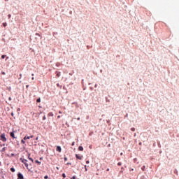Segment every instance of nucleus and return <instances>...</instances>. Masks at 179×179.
<instances>
[{"instance_id":"obj_1","label":"nucleus","mask_w":179,"mask_h":179,"mask_svg":"<svg viewBox=\"0 0 179 179\" xmlns=\"http://www.w3.org/2000/svg\"><path fill=\"white\" fill-rule=\"evenodd\" d=\"M0 139L2 141V142H6V137L5 136V134H1Z\"/></svg>"},{"instance_id":"obj_2","label":"nucleus","mask_w":179,"mask_h":179,"mask_svg":"<svg viewBox=\"0 0 179 179\" xmlns=\"http://www.w3.org/2000/svg\"><path fill=\"white\" fill-rule=\"evenodd\" d=\"M20 160H21L22 163H23L24 164L25 167H29V164L27 163V160L22 159V158H21Z\"/></svg>"},{"instance_id":"obj_3","label":"nucleus","mask_w":179,"mask_h":179,"mask_svg":"<svg viewBox=\"0 0 179 179\" xmlns=\"http://www.w3.org/2000/svg\"><path fill=\"white\" fill-rule=\"evenodd\" d=\"M76 159H78V160H82V159H83V156L78 154L76 155Z\"/></svg>"},{"instance_id":"obj_4","label":"nucleus","mask_w":179,"mask_h":179,"mask_svg":"<svg viewBox=\"0 0 179 179\" xmlns=\"http://www.w3.org/2000/svg\"><path fill=\"white\" fill-rule=\"evenodd\" d=\"M17 177H18L19 179H23L24 178L23 174H22L21 173H18Z\"/></svg>"},{"instance_id":"obj_5","label":"nucleus","mask_w":179,"mask_h":179,"mask_svg":"<svg viewBox=\"0 0 179 179\" xmlns=\"http://www.w3.org/2000/svg\"><path fill=\"white\" fill-rule=\"evenodd\" d=\"M10 135L11 138H13V139H16V137L15 136V133L10 132Z\"/></svg>"},{"instance_id":"obj_6","label":"nucleus","mask_w":179,"mask_h":179,"mask_svg":"<svg viewBox=\"0 0 179 179\" xmlns=\"http://www.w3.org/2000/svg\"><path fill=\"white\" fill-rule=\"evenodd\" d=\"M56 150L57 152H61V147L60 146H57V148H56Z\"/></svg>"},{"instance_id":"obj_7","label":"nucleus","mask_w":179,"mask_h":179,"mask_svg":"<svg viewBox=\"0 0 179 179\" xmlns=\"http://www.w3.org/2000/svg\"><path fill=\"white\" fill-rule=\"evenodd\" d=\"M78 150H80V152H83V147L79 146L78 147Z\"/></svg>"},{"instance_id":"obj_8","label":"nucleus","mask_w":179,"mask_h":179,"mask_svg":"<svg viewBox=\"0 0 179 179\" xmlns=\"http://www.w3.org/2000/svg\"><path fill=\"white\" fill-rule=\"evenodd\" d=\"M141 170L143 171H145V170H146V166H143L142 168H141Z\"/></svg>"},{"instance_id":"obj_9","label":"nucleus","mask_w":179,"mask_h":179,"mask_svg":"<svg viewBox=\"0 0 179 179\" xmlns=\"http://www.w3.org/2000/svg\"><path fill=\"white\" fill-rule=\"evenodd\" d=\"M26 139H30V136H26L24 138V141H26Z\"/></svg>"},{"instance_id":"obj_10","label":"nucleus","mask_w":179,"mask_h":179,"mask_svg":"<svg viewBox=\"0 0 179 179\" xmlns=\"http://www.w3.org/2000/svg\"><path fill=\"white\" fill-rule=\"evenodd\" d=\"M41 101V99L38 98L37 100H36V102L37 103H40Z\"/></svg>"},{"instance_id":"obj_11","label":"nucleus","mask_w":179,"mask_h":179,"mask_svg":"<svg viewBox=\"0 0 179 179\" xmlns=\"http://www.w3.org/2000/svg\"><path fill=\"white\" fill-rule=\"evenodd\" d=\"M10 171H12V173H15V168H11Z\"/></svg>"},{"instance_id":"obj_12","label":"nucleus","mask_w":179,"mask_h":179,"mask_svg":"<svg viewBox=\"0 0 179 179\" xmlns=\"http://www.w3.org/2000/svg\"><path fill=\"white\" fill-rule=\"evenodd\" d=\"M1 58H2V59H4V58H6V55H3L1 56Z\"/></svg>"},{"instance_id":"obj_13","label":"nucleus","mask_w":179,"mask_h":179,"mask_svg":"<svg viewBox=\"0 0 179 179\" xmlns=\"http://www.w3.org/2000/svg\"><path fill=\"white\" fill-rule=\"evenodd\" d=\"M28 159H29V160H31V162H32V163H33V162H34V159H32V158H31V157H28Z\"/></svg>"},{"instance_id":"obj_14","label":"nucleus","mask_w":179,"mask_h":179,"mask_svg":"<svg viewBox=\"0 0 179 179\" xmlns=\"http://www.w3.org/2000/svg\"><path fill=\"white\" fill-rule=\"evenodd\" d=\"M35 162L36 163H38V164H41V162H40L38 160H36Z\"/></svg>"},{"instance_id":"obj_15","label":"nucleus","mask_w":179,"mask_h":179,"mask_svg":"<svg viewBox=\"0 0 179 179\" xmlns=\"http://www.w3.org/2000/svg\"><path fill=\"white\" fill-rule=\"evenodd\" d=\"M131 131H132V132H135V128H134V127H132V128L131 129Z\"/></svg>"},{"instance_id":"obj_16","label":"nucleus","mask_w":179,"mask_h":179,"mask_svg":"<svg viewBox=\"0 0 179 179\" xmlns=\"http://www.w3.org/2000/svg\"><path fill=\"white\" fill-rule=\"evenodd\" d=\"M3 26L4 27H6V26H7L6 22L3 23Z\"/></svg>"},{"instance_id":"obj_17","label":"nucleus","mask_w":179,"mask_h":179,"mask_svg":"<svg viewBox=\"0 0 179 179\" xmlns=\"http://www.w3.org/2000/svg\"><path fill=\"white\" fill-rule=\"evenodd\" d=\"M49 115H50V117H52L54 115V114H52V113H50Z\"/></svg>"},{"instance_id":"obj_18","label":"nucleus","mask_w":179,"mask_h":179,"mask_svg":"<svg viewBox=\"0 0 179 179\" xmlns=\"http://www.w3.org/2000/svg\"><path fill=\"white\" fill-rule=\"evenodd\" d=\"M21 142L22 143H26V141H24V138H23Z\"/></svg>"},{"instance_id":"obj_19","label":"nucleus","mask_w":179,"mask_h":179,"mask_svg":"<svg viewBox=\"0 0 179 179\" xmlns=\"http://www.w3.org/2000/svg\"><path fill=\"white\" fill-rule=\"evenodd\" d=\"M117 166H122V163L118 162V163H117Z\"/></svg>"},{"instance_id":"obj_20","label":"nucleus","mask_w":179,"mask_h":179,"mask_svg":"<svg viewBox=\"0 0 179 179\" xmlns=\"http://www.w3.org/2000/svg\"><path fill=\"white\" fill-rule=\"evenodd\" d=\"M62 177H63L64 178H65V177H66V176L65 175V173H63V174H62Z\"/></svg>"},{"instance_id":"obj_21","label":"nucleus","mask_w":179,"mask_h":179,"mask_svg":"<svg viewBox=\"0 0 179 179\" xmlns=\"http://www.w3.org/2000/svg\"><path fill=\"white\" fill-rule=\"evenodd\" d=\"M11 16H12V15H11L10 14H9V15H8V19H10Z\"/></svg>"},{"instance_id":"obj_22","label":"nucleus","mask_w":179,"mask_h":179,"mask_svg":"<svg viewBox=\"0 0 179 179\" xmlns=\"http://www.w3.org/2000/svg\"><path fill=\"white\" fill-rule=\"evenodd\" d=\"M57 76H58V78H59V76H61V74L60 73H57Z\"/></svg>"},{"instance_id":"obj_23","label":"nucleus","mask_w":179,"mask_h":179,"mask_svg":"<svg viewBox=\"0 0 179 179\" xmlns=\"http://www.w3.org/2000/svg\"><path fill=\"white\" fill-rule=\"evenodd\" d=\"M44 178H45V179L48 178V176H45L44 177Z\"/></svg>"},{"instance_id":"obj_24","label":"nucleus","mask_w":179,"mask_h":179,"mask_svg":"<svg viewBox=\"0 0 179 179\" xmlns=\"http://www.w3.org/2000/svg\"><path fill=\"white\" fill-rule=\"evenodd\" d=\"M1 73H2V75H6V73L3 71Z\"/></svg>"},{"instance_id":"obj_25","label":"nucleus","mask_w":179,"mask_h":179,"mask_svg":"<svg viewBox=\"0 0 179 179\" xmlns=\"http://www.w3.org/2000/svg\"><path fill=\"white\" fill-rule=\"evenodd\" d=\"M9 59V57H7L6 59V61Z\"/></svg>"},{"instance_id":"obj_26","label":"nucleus","mask_w":179,"mask_h":179,"mask_svg":"<svg viewBox=\"0 0 179 179\" xmlns=\"http://www.w3.org/2000/svg\"><path fill=\"white\" fill-rule=\"evenodd\" d=\"M8 100H10V101L12 100V98H11V97H9V98H8Z\"/></svg>"},{"instance_id":"obj_27","label":"nucleus","mask_w":179,"mask_h":179,"mask_svg":"<svg viewBox=\"0 0 179 179\" xmlns=\"http://www.w3.org/2000/svg\"><path fill=\"white\" fill-rule=\"evenodd\" d=\"M43 120H45V116H43Z\"/></svg>"},{"instance_id":"obj_28","label":"nucleus","mask_w":179,"mask_h":179,"mask_svg":"<svg viewBox=\"0 0 179 179\" xmlns=\"http://www.w3.org/2000/svg\"><path fill=\"white\" fill-rule=\"evenodd\" d=\"M86 163H87V164H89L90 162H89V161H87Z\"/></svg>"},{"instance_id":"obj_29","label":"nucleus","mask_w":179,"mask_h":179,"mask_svg":"<svg viewBox=\"0 0 179 179\" xmlns=\"http://www.w3.org/2000/svg\"><path fill=\"white\" fill-rule=\"evenodd\" d=\"M106 171H110V169H106Z\"/></svg>"},{"instance_id":"obj_30","label":"nucleus","mask_w":179,"mask_h":179,"mask_svg":"<svg viewBox=\"0 0 179 179\" xmlns=\"http://www.w3.org/2000/svg\"><path fill=\"white\" fill-rule=\"evenodd\" d=\"M31 79H32V80H34V77H32Z\"/></svg>"},{"instance_id":"obj_31","label":"nucleus","mask_w":179,"mask_h":179,"mask_svg":"<svg viewBox=\"0 0 179 179\" xmlns=\"http://www.w3.org/2000/svg\"><path fill=\"white\" fill-rule=\"evenodd\" d=\"M57 118H61V116L60 115L57 116Z\"/></svg>"},{"instance_id":"obj_32","label":"nucleus","mask_w":179,"mask_h":179,"mask_svg":"<svg viewBox=\"0 0 179 179\" xmlns=\"http://www.w3.org/2000/svg\"><path fill=\"white\" fill-rule=\"evenodd\" d=\"M64 160H68V159L66 157H64Z\"/></svg>"},{"instance_id":"obj_33","label":"nucleus","mask_w":179,"mask_h":179,"mask_svg":"<svg viewBox=\"0 0 179 179\" xmlns=\"http://www.w3.org/2000/svg\"><path fill=\"white\" fill-rule=\"evenodd\" d=\"M130 171H134V169H131L130 170Z\"/></svg>"},{"instance_id":"obj_34","label":"nucleus","mask_w":179,"mask_h":179,"mask_svg":"<svg viewBox=\"0 0 179 179\" xmlns=\"http://www.w3.org/2000/svg\"><path fill=\"white\" fill-rule=\"evenodd\" d=\"M78 121H79V120H80V117H78V119H77Z\"/></svg>"},{"instance_id":"obj_35","label":"nucleus","mask_w":179,"mask_h":179,"mask_svg":"<svg viewBox=\"0 0 179 179\" xmlns=\"http://www.w3.org/2000/svg\"><path fill=\"white\" fill-rule=\"evenodd\" d=\"M36 36H40V34H36Z\"/></svg>"},{"instance_id":"obj_36","label":"nucleus","mask_w":179,"mask_h":179,"mask_svg":"<svg viewBox=\"0 0 179 179\" xmlns=\"http://www.w3.org/2000/svg\"><path fill=\"white\" fill-rule=\"evenodd\" d=\"M33 136H29V138H33Z\"/></svg>"},{"instance_id":"obj_37","label":"nucleus","mask_w":179,"mask_h":179,"mask_svg":"<svg viewBox=\"0 0 179 179\" xmlns=\"http://www.w3.org/2000/svg\"><path fill=\"white\" fill-rule=\"evenodd\" d=\"M85 171H87V169H86V166H85Z\"/></svg>"},{"instance_id":"obj_38","label":"nucleus","mask_w":179,"mask_h":179,"mask_svg":"<svg viewBox=\"0 0 179 179\" xmlns=\"http://www.w3.org/2000/svg\"><path fill=\"white\" fill-rule=\"evenodd\" d=\"M4 1H6V2H8V1H9V0H4Z\"/></svg>"},{"instance_id":"obj_39","label":"nucleus","mask_w":179,"mask_h":179,"mask_svg":"<svg viewBox=\"0 0 179 179\" xmlns=\"http://www.w3.org/2000/svg\"><path fill=\"white\" fill-rule=\"evenodd\" d=\"M11 115L13 116V113H11Z\"/></svg>"},{"instance_id":"obj_40","label":"nucleus","mask_w":179,"mask_h":179,"mask_svg":"<svg viewBox=\"0 0 179 179\" xmlns=\"http://www.w3.org/2000/svg\"><path fill=\"white\" fill-rule=\"evenodd\" d=\"M32 76H34V74H32Z\"/></svg>"},{"instance_id":"obj_41","label":"nucleus","mask_w":179,"mask_h":179,"mask_svg":"<svg viewBox=\"0 0 179 179\" xmlns=\"http://www.w3.org/2000/svg\"><path fill=\"white\" fill-rule=\"evenodd\" d=\"M27 87H29V85H27Z\"/></svg>"},{"instance_id":"obj_42","label":"nucleus","mask_w":179,"mask_h":179,"mask_svg":"<svg viewBox=\"0 0 179 179\" xmlns=\"http://www.w3.org/2000/svg\"><path fill=\"white\" fill-rule=\"evenodd\" d=\"M59 114H61V111H59Z\"/></svg>"},{"instance_id":"obj_43","label":"nucleus","mask_w":179,"mask_h":179,"mask_svg":"<svg viewBox=\"0 0 179 179\" xmlns=\"http://www.w3.org/2000/svg\"><path fill=\"white\" fill-rule=\"evenodd\" d=\"M0 164H1V162H0Z\"/></svg>"}]
</instances>
